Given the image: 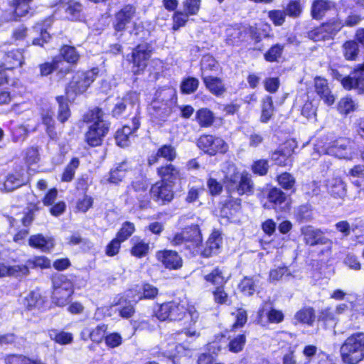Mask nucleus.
I'll return each instance as SVG.
<instances>
[{"mask_svg": "<svg viewBox=\"0 0 364 364\" xmlns=\"http://www.w3.org/2000/svg\"><path fill=\"white\" fill-rule=\"evenodd\" d=\"M223 185L228 193V198L223 203L220 211L223 217L233 219L242 210V200L231 195L237 193L240 196H250L254 193L255 184L250 174L244 171L240 172L235 167L231 174L223 177Z\"/></svg>", "mask_w": 364, "mask_h": 364, "instance_id": "nucleus-1", "label": "nucleus"}, {"mask_svg": "<svg viewBox=\"0 0 364 364\" xmlns=\"http://www.w3.org/2000/svg\"><path fill=\"white\" fill-rule=\"evenodd\" d=\"M154 316L161 322L183 321L185 324L193 326L196 323L199 314L192 305L169 301L159 304Z\"/></svg>", "mask_w": 364, "mask_h": 364, "instance_id": "nucleus-2", "label": "nucleus"}, {"mask_svg": "<svg viewBox=\"0 0 364 364\" xmlns=\"http://www.w3.org/2000/svg\"><path fill=\"white\" fill-rule=\"evenodd\" d=\"M123 196L124 203L133 209L151 208L149 179L145 175L136 176L127 185Z\"/></svg>", "mask_w": 364, "mask_h": 364, "instance_id": "nucleus-3", "label": "nucleus"}, {"mask_svg": "<svg viewBox=\"0 0 364 364\" xmlns=\"http://www.w3.org/2000/svg\"><path fill=\"white\" fill-rule=\"evenodd\" d=\"M341 356L346 364H358L364 360V332L357 331L348 336L341 346Z\"/></svg>", "mask_w": 364, "mask_h": 364, "instance_id": "nucleus-4", "label": "nucleus"}, {"mask_svg": "<svg viewBox=\"0 0 364 364\" xmlns=\"http://www.w3.org/2000/svg\"><path fill=\"white\" fill-rule=\"evenodd\" d=\"M170 243L174 247L184 246V249L193 252L200 247L203 243V235L198 224H191L176 232L169 239Z\"/></svg>", "mask_w": 364, "mask_h": 364, "instance_id": "nucleus-5", "label": "nucleus"}, {"mask_svg": "<svg viewBox=\"0 0 364 364\" xmlns=\"http://www.w3.org/2000/svg\"><path fill=\"white\" fill-rule=\"evenodd\" d=\"M53 303L60 307L67 305L74 294V285L65 274H53L51 277Z\"/></svg>", "mask_w": 364, "mask_h": 364, "instance_id": "nucleus-6", "label": "nucleus"}, {"mask_svg": "<svg viewBox=\"0 0 364 364\" xmlns=\"http://www.w3.org/2000/svg\"><path fill=\"white\" fill-rule=\"evenodd\" d=\"M92 117V124L85 134V141L90 147L101 146L103 139L108 133L110 123L105 120L103 115H84V121L89 122Z\"/></svg>", "mask_w": 364, "mask_h": 364, "instance_id": "nucleus-7", "label": "nucleus"}, {"mask_svg": "<svg viewBox=\"0 0 364 364\" xmlns=\"http://www.w3.org/2000/svg\"><path fill=\"white\" fill-rule=\"evenodd\" d=\"M198 148L206 155L212 157L228 152V144L220 136L210 134H201L196 141Z\"/></svg>", "mask_w": 364, "mask_h": 364, "instance_id": "nucleus-8", "label": "nucleus"}, {"mask_svg": "<svg viewBox=\"0 0 364 364\" xmlns=\"http://www.w3.org/2000/svg\"><path fill=\"white\" fill-rule=\"evenodd\" d=\"M296 148V144L294 140H286L275 150L269 152V160L273 165L279 167H291L294 163V154Z\"/></svg>", "mask_w": 364, "mask_h": 364, "instance_id": "nucleus-9", "label": "nucleus"}, {"mask_svg": "<svg viewBox=\"0 0 364 364\" xmlns=\"http://www.w3.org/2000/svg\"><path fill=\"white\" fill-rule=\"evenodd\" d=\"M176 195L174 186L171 184L162 181H156L150 183L151 207L152 201L159 206L169 205L175 199Z\"/></svg>", "mask_w": 364, "mask_h": 364, "instance_id": "nucleus-10", "label": "nucleus"}, {"mask_svg": "<svg viewBox=\"0 0 364 364\" xmlns=\"http://www.w3.org/2000/svg\"><path fill=\"white\" fill-rule=\"evenodd\" d=\"M263 199L265 200L263 207L273 209L276 212H284L288 209L287 193L277 186H270L263 191Z\"/></svg>", "mask_w": 364, "mask_h": 364, "instance_id": "nucleus-11", "label": "nucleus"}, {"mask_svg": "<svg viewBox=\"0 0 364 364\" xmlns=\"http://www.w3.org/2000/svg\"><path fill=\"white\" fill-rule=\"evenodd\" d=\"M159 294V289L157 287L149 282H142L134 288L127 289V297L130 301L137 304L142 300H154Z\"/></svg>", "mask_w": 364, "mask_h": 364, "instance_id": "nucleus-12", "label": "nucleus"}, {"mask_svg": "<svg viewBox=\"0 0 364 364\" xmlns=\"http://www.w3.org/2000/svg\"><path fill=\"white\" fill-rule=\"evenodd\" d=\"M342 27L343 24L340 21L333 20L310 31L308 36L314 41L329 40L333 38Z\"/></svg>", "mask_w": 364, "mask_h": 364, "instance_id": "nucleus-13", "label": "nucleus"}, {"mask_svg": "<svg viewBox=\"0 0 364 364\" xmlns=\"http://www.w3.org/2000/svg\"><path fill=\"white\" fill-rule=\"evenodd\" d=\"M341 82L346 90H354L358 94H363L364 63L358 65L348 76H346L341 80Z\"/></svg>", "mask_w": 364, "mask_h": 364, "instance_id": "nucleus-14", "label": "nucleus"}, {"mask_svg": "<svg viewBox=\"0 0 364 364\" xmlns=\"http://www.w3.org/2000/svg\"><path fill=\"white\" fill-rule=\"evenodd\" d=\"M97 74V69L77 72L69 84V90L76 94L83 93L95 80Z\"/></svg>", "mask_w": 364, "mask_h": 364, "instance_id": "nucleus-15", "label": "nucleus"}, {"mask_svg": "<svg viewBox=\"0 0 364 364\" xmlns=\"http://www.w3.org/2000/svg\"><path fill=\"white\" fill-rule=\"evenodd\" d=\"M156 173L159 178L157 181H162L173 186L182 178L181 168L172 163L161 164L156 168Z\"/></svg>", "mask_w": 364, "mask_h": 364, "instance_id": "nucleus-16", "label": "nucleus"}, {"mask_svg": "<svg viewBox=\"0 0 364 364\" xmlns=\"http://www.w3.org/2000/svg\"><path fill=\"white\" fill-rule=\"evenodd\" d=\"M155 256L156 260L166 269L178 270L183 267V259L175 250H160L156 251Z\"/></svg>", "mask_w": 364, "mask_h": 364, "instance_id": "nucleus-17", "label": "nucleus"}, {"mask_svg": "<svg viewBox=\"0 0 364 364\" xmlns=\"http://www.w3.org/2000/svg\"><path fill=\"white\" fill-rule=\"evenodd\" d=\"M140 118L138 115L132 117L130 123L124 124L118 129L114 134L116 144L120 147H125L129 145V137L139 128Z\"/></svg>", "mask_w": 364, "mask_h": 364, "instance_id": "nucleus-18", "label": "nucleus"}, {"mask_svg": "<svg viewBox=\"0 0 364 364\" xmlns=\"http://www.w3.org/2000/svg\"><path fill=\"white\" fill-rule=\"evenodd\" d=\"M301 232L304 237V242L306 245L316 246L331 244V240L326 237L324 232L321 229L307 225L303 227Z\"/></svg>", "mask_w": 364, "mask_h": 364, "instance_id": "nucleus-19", "label": "nucleus"}, {"mask_svg": "<svg viewBox=\"0 0 364 364\" xmlns=\"http://www.w3.org/2000/svg\"><path fill=\"white\" fill-rule=\"evenodd\" d=\"M150 56L151 50L147 44L139 45L133 50L132 61L134 74H139L141 71L145 69Z\"/></svg>", "mask_w": 364, "mask_h": 364, "instance_id": "nucleus-20", "label": "nucleus"}, {"mask_svg": "<svg viewBox=\"0 0 364 364\" xmlns=\"http://www.w3.org/2000/svg\"><path fill=\"white\" fill-rule=\"evenodd\" d=\"M178 156L176 149L170 144L161 145L156 153L147 158V165L151 166L158 163L160 159H163L166 163H172Z\"/></svg>", "mask_w": 364, "mask_h": 364, "instance_id": "nucleus-21", "label": "nucleus"}, {"mask_svg": "<svg viewBox=\"0 0 364 364\" xmlns=\"http://www.w3.org/2000/svg\"><path fill=\"white\" fill-rule=\"evenodd\" d=\"M136 14V8L131 4L124 6L114 15L113 26L115 31H122L128 23H131Z\"/></svg>", "mask_w": 364, "mask_h": 364, "instance_id": "nucleus-22", "label": "nucleus"}, {"mask_svg": "<svg viewBox=\"0 0 364 364\" xmlns=\"http://www.w3.org/2000/svg\"><path fill=\"white\" fill-rule=\"evenodd\" d=\"M223 245L220 232L215 230L208 236L205 246L201 250L200 256L203 258H210L220 253Z\"/></svg>", "mask_w": 364, "mask_h": 364, "instance_id": "nucleus-23", "label": "nucleus"}, {"mask_svg": "<svg viewBox=\"0 0 364 364\" xmlns=\"http://www.w3.org/2000/svg\"><path fill=\"white\" fill-rule=\"evenodd\" d=\"M203 280L213 288L226 287L230 280V276L226 274L223 267L216 266L203 275Z\"/></svg>", "mask_w": 364, "mask_h": 364, "instance_id": "nucleus-24", "label": "nucleus"}, {"mask_svg": "<svg viewBox=\"0 0 364 364\" xmlns=\"http://www.w3.org/2000/svg\"><path fill=\"white\" fill-rule=\"evenodd\" d=\"M47 302L46 296L36 289L31 291L23 300V304L26 311L46 309Z\"/></svg>", "mask_w": 364, "mask_h": 364, "instance_id": "nucleus-25", "label": "nucleus"}, {"mask_svg": "<svg viewBox=\"0 0 364 364\" xmlns=\"http://www.w3.org/2000/svg\"><path fill=\"white\" fill-rule=\"evenodd\" d=\"M316 320L325 329L334 328L339 321L331 306H326L320 309L318 312Z\"/></svg>", "mask_w": 364, "mask_h": 364, "instance_id": "nucleus-26", "label": "nucleus"}, {"mask_svg": "<svg viewBox=\"0 0 364 364\" xmlns=\"http://www.w3.org/2000/svg\"><path fill=\"white\" fill-rule=\"evenodd\" d=\"M314 87L317 95L320 96L326 105H331L334 103L335 97L332 94L326 79L321 77H315Z\"/></svg>", "mask_w": 364, "mask_h": 364, "instance_id": "nucleus-27", "label": "nucleus"}, {"mask_svg": "<svg viewBox=\"0 0 364 364\" xmlns=\"http://www.w3.org/2000/svg\"><path fill=\"white\" fill-rule=\"evenodd\" d=\"M28 245L35 249L42 252H49L55 247V241L53 237H46L42 234H35L28 238Z\"/></svg>", "mask_w": 364, "mask_h": 364, "instance_id": "nucleus-28", "label": "nucleus"}, {"mask_svg": "<svg viewBox=\"0 0 364 364\" xmlns=\"http://www.w3.org/2000/svg\"><path fill=\"white\" fill-rule=\"evenodd\" d=\"M133 301H130V299L127 297V290L125 292V295L118 299L114 302V306H120L117 309L119 316L124 319H129L134 316L136 313L135 305Z\"/></svg>", "mask_w": 364, "mask_h": 364, "instance_id": "nucleus-29", "label": "nucleus"}, {"mask_svg": "<svg viewBox=\"0 0 364 364\" xmlns=\"http://www.w3.org/2000/svg\"><path fill=\"white\" fill-rule=\"evenodd\" d=\"M293 218L298 224L309 223L314 220V209L309 203L301 204L294 209Z\"/></svg>", "mask_w": 364, "mask_h": 364, "instance_id": "nucleus-30", "label": "nucleus"}, {"mask_svg": "<svg viewBox=\"0 0 364 364\" xmlns=\"http://www.w3.org/2000/svg\"><path fill=\"white\" fill-rule=\"evenodd\" d=\"M275 181L279 188L290 194H294L296 191V182L294 176L287 171L282 172L276 176Z\"/></svg>", "mask_w": 364, "mask_h": 364, "instance_id": "nucleus-31", "label": "nucleus"}, {"mask_svg": "<svg viewBox=\"0 0 364 364\" xmlns=\"http://www.w3.org/2000/svg\"><path fill=\"white\" fill-rule=\"evenodd\" d=\"M129 251L130 255L136 259L146 257L150 251L149 242L139 237H136L135 240L132 241V246Z\"/></svg>", "mask_w": 364, "mask_h": 364, "instance_id": "nucleus-32", "label": "nucleus"}, {"mask_svg": "<svg viewBox=\"0 0 364 364\" xmlns=\"http://www.w3.org/2000/svg\"><path fill=\"white\" fill-rule=\"evenodd\" d=\"M107 329V324L100 323L95 328L88 330V333L86 337L85 336L84 332L81 333L80 336L84 341L90 340L95 344H100L105 340Z\"/></svg>", "mask_w": 364, "mask_h": 364, "instance_id": "nucleus-33", "label": "nucleus"}, {"mask_svg": "<svg viewBox=\"0 0 364 364\" xmlns=\"http://www.w3.org/2000/svg\"><path fill=\"white\" fill-rule=\"evenodd\" d=\"M231 315L234 316V322L230 325L228 330H225L227 333H234L242 329L248 321L247 311L242 307L236 308L235 311L232 312Z\"/></svg>", "mask_w": 364, "mask_h": 364, "instance_id": "nucleus-34", "label": "nucleus"}, {"mask_svg": "<svg viewBox=\"0 0 364 364\" xmlns=\"http://www.w3.org/2000/svg\"><path fill=\"white\" fill-rule=\"evenodd\" d=\"M168 347H170V348L168 350L159 351L157 353L158 357L162 356L174 362L176 359L180 358L188 350V349L181 343L168 344Z\"/></svg>", "mask_w": 364, "mask_h": 364, "instance_id": "nucleus-35", "label": "nucleus"}, {"mask_svg": "<svg viewBox=\"0 0 364 364\" xmlns=\"http://www.w3.org/2000/svg\"><path fill=\"white\" fill-rule=\"evenodd\" d=\"M202 79L206 88L212 94L219 96L225 92V85L220 78L210 75H203Z\"/></svg>", "mask_w": 364, "mask_h": 364, "instance_id": "nucleus-36", "label": "nucleus"}, {"mask_svg": "<svg viewBox=\"0 0 364 364\" xmlns=\"http://www.w3.org/2000/svg\"><path fill=\"white\" fill-rule=\"evenodd\" d=\"M335 9L332 1L328 0H315L311 6V14L314 18H321L326 12Z\"/></svg>", "mask_w": 364, "mask_h": 364, "instance_id": "nucleus-37", "label": "nucleus"}, {"mask_svg": "<svg viewBox=\"0 0 364 364\" xmlns=\"http://www.w3.org/2000/svg\"><path fill=\"white\" fill-rule=\"evenodd\" d=\"M213 303L218 306H230L232 304L231 296L226 287H218L211 290Z\"/></svg>", "mask_w": 364, "mask_h": 364, "instance_id": "nucleus-38", "label": "nucleus"}, {"mask_svg": "<svg viewBox=\"0 0 364 364\" xmlns=\"http://www.w3.org/2000/svg\"><path fill=\"white\" fill-rule=\"evenodd\" d=\"M80 164V161L77 157L71 158L60 174V181L63 183L71 182L75 178L76 171Z\"/></svg>", "mask_w": 364, "mask_h": 364, "instance_id": "nucleus-39", "label": "nucleus"}, {"mask_svg": "<svg viewBox=\"0 0 364 364\" xmlns=\"http://www.w3.org/2000/svg\"><path fill=\"white\" fill-rule=\"evenodd\" d=\"M294 317L299 323L312 326L316 319L315 310L311 306L302 307L295 314Z\"/></svg>", "mask_w": 364, "mask_h": 364, "instance_id": "nucleus-40", "label": "nucleus"}, {"mask_svg": "<svg viewBox=\"0 0 364 364\" xmlns=\"http://www.w3.org/2000/svg\"><path fill=\"white\" fill-rule=\"evenodd\" d=\"M350 142V139L348 137H337L335 139L326 143V151L330 154L338 155L341 151L347 149Z\"/></svg>", "mask_w": 364, "mask_h": 364, "instance_id": "nucleus-41", "label": "nucleus"}, {"mask_svg": "<svg viewBox=\"0 0 364 364\" xmlns=\"http://www.w3.org/2000/svg\"><path fill=\"white\" fill-rule=\"evenodd\" d=\"M247 343V333L243 331L230 338L227 345L228 350L232 353H239L242 352Z\"/></svg>", "mask_w": 364, "mask_h": 364, "instance_id": "nucleus-42", "label": "nucleus"}, {"mask_svg": "<svg viewBox=\"0 0 364 364\" xmlns=\"http://www.w3.org/2000/svg\"><path fill=\"white\" fill-rule=\"evenodd\" d=\"M348 176L355 178L352 183L359 189V192L364 193V165L356 164L349 169Z\"/></svg>", "mask_w": 364, "mask_h": 364, "instance_id": "nucleus-43", "label": "nucleus"}, {"mask_svg": "<svg viewBox=\"0 0 364 364\" xmlns=\"http://www.w3.org/2000/svg\"><path fill=\"white\" fill-rule=\"evenodd\" d=\"M49 336L55 343L61 346L70 344L73 341V334L63 330L50 329L49 330Z\"/></svg>", "mask_w": 364, "mask_h": 364, "instance_id": "nucleus-44", "label": "nucleus"}, {"mask_svg": "<svg viewBox=\"0 0 364 364\" xmlns=\"http://www.w3.org/2000/svg\"><path fill=\"white\" fill-rule=\"evenodd\" d=\"M30 35L33 38V43L38 46H43L50 38V34L39 23L33 26L32 30L30 31Z\"/></svg>", "mask_w": 364, "mask_h": 364, "instance_id": "nucleus-45", "label": "nucleus"}, {"mask_svg": "<svg viewBox=\"0 0 364 364\" xmlns=\"http://www.w3.org/2000/svg\"><path fill=\"white\" fill-rule=\"evenodd\" d=\"M250 168L253 175L259 177L265 176L269 171V161L267 159H255L250 164Z\"/></svg>", "mask_w": 364, "mask_h": 364, "instance_id": "nucleus-46", "label": "nucleus"}, {"mask_svg": "<svg viewBox=\"0 0 364 364\" xmlns=\"http://www.w3.org/2000/svg\"><path fill=\"white\" fill-rule=\"evenodd\" d=\"M126 166L125 162H122L114 169L111 170L107 181L109 183L114 184H119L122 182L128 171V168Z\"/></svg>", "mask_w": 364, "mask_h": 364, "instance_id": "nucleus-47", "label": "nucleus"}, {"mask_svg": "<svg viewBox=\"0 0 364 364\" xmlns=\"http://www.w3.org/2000/svg\"><path fill=\"white\" fill-rule=\"evenodd\" d=\"M239 291L245 296H251L255 292V283L252 277L245 276L240 281L238 285Z\"/></svg>", "mask_w": 364, "mask_h": 364, "instance_id": "nucleus-48", "label": "nucleus"}, {"mask_svg": "<svg viewBox=\"0 0 364 364\" xmlns=\"http://www.w3.org/2000/svg\"><path fill=\"white\" fill-rule=\"evenodd\" d=\"M135 231L136 227L134 223L124 221L117 232L115 237L124 242L127 241Z\"/></svg>", "mask_w": 364, "mask_h": 364, "instance_id": "nucleus-49", "label": "nucleus"}, {"mask_svg": "<svg viewBox=\"0 0 364 364\" xmlns=\"http://www.w3.org/2000/svg\"><path fill=\"white\" fill-rule=\"evenodd\" d=\"M6 69H13L19 67L23 63V55L18 50H12L7 53L5 58Z\"/></svg>", "mask_w": 364, "mask_h": 364, "instance_id": "nucleus-50", "label": "nucleus"}, {"mask_svg": "<svg viewBox=\"0 0 364 364\" xmlns=\"http://www.w3.org/2000/svg\"><path fill=\"white\" fill-rule=\"evenodd\" d=\"M94 205V198L84 193L82 198L77 200L75 203V213H86Z\"/></svg>", "mask_w": 364, "mask_h": 364, "instance_id": "nucleus-51", "label": "nucleus"}, {"mask_svg": "<svg viewBox=\"0 0 364 364\" xmlns=\"http://www.w3.org/2000/svg\"><path fill=\"white\" fill-rule=\"evenodd\" d=\"M358 107V103L348 96L341 98L338 105L339 112L344 114L356 112Z\"/></svg>", "mask_w": 364, "mask_h": 364, "instance_id": "nucleus-52", "label": "nucleus"}, {"mask_svg": "<svg viewBox=\"0 0 364 364\" xmlns=\"http://www.w3.org/2000/svg\"><path fill=\"white\" fill-rule=\"evenodd\" d=\"M27 263L31 269H49L51 267L50 260L46 256H34L27 259Z\"/></svg>", "mask_w": 364, "mask_h": 364, "instance_id": "nucleus-53", "label": "nucleus"}, {"mask_svg": "<svg viewBox=\"0 0 364 364\" xmlns=\"http://www.w3.org/2000/svg\"><path fill=\"white\" fill-rule=\"evenodd\" d=\"M348 309H350V311L352 312V316H355V318L360 314L356 301H349V306L346 303L338 304L336 306L335 310H333V311L337 316V315L345 314Z\"/></svg>", "mask_w": 364, "mask_h": 364, "instance_id": "nucleus-54", "label": "nucleus"}, {"mask_svg": "<svg viewBox=\"0 0 364 364\" xmlns=\"http://www.w3.org/2000/svg\"><path fill=\"white\" fill-rule=\"evenodd\" d=\"M289 274V267L284 264L272 268L269 272L268 282L269 283H275L285 275Z\"/></svg>", "mask_w": 364, "mask_h": 364, "instance_id": "nucleus-55", "label": "nucleus"}, {"mask_svg": "<svg viewBox=\"0 0 364 364\" xmlns=\"http://www.w3.org/2000/svg\"><path fill=\"white\" fill-rule=\"evenodd\" d=\"M10 277L15 278H24L30 274V267L27 263L10 265Z\"/></svg>", "mask_w": 364, "mask_h": 364, "instance_id": "nucleus-56", "label": "nucleus"}, {"mask_svg": "<svg viewBox=\"0 0 364 364\" xmlns=\"http://www.w3.org/2000/svg\"><path fill=\"white\" fill-rule=\"evenodd\" d=\"M343 52L346 60H355L358 53V47L357 43L353 41L346 42L343 45Z\"/></svg>", "mask_w": 364, "mask_h": 364, "instance_id": "nucleus-57", "label": "nucleus"}, {"mask_svg": "<svg viewBox=\"0 0 364 364\" xmlns=\"http://www.w3.org/2000/svg\"><path fill=\"white\" fill-rule=\"evenodd\" d=\"M31 0H13L12 6L14 14L19 17L25 16L29 11V3Z\"/></svg>", "mask_w": 364, "mask_h": 364, "instance_id": "nucleus-58", "label": "nucleus"}, {"mask_svg": "<svg viewBox=\"0 0 364 364\" xmlns=\"http://www.w3.org/2000/svg\"><path fill=\"white\" fill-rule=\"evenodd\" d=\"M60 54L63 59L69 63H75L79 60L80 55L73 46H64L60 49Z\"/></svg>", "mask_w": 364, "mask_h": 364, "instance_id": "nucleus-59", "label": "nucleus"}, {"mask_svg": "<svg viewBox=\"0 0 364 364\" xmlns=\"http://www.w3.org/2000/svg\"><path fill=\"white\" fill-rule=\"evenodd\" d=\"M123 242L117 237L112 238L105 247V255L109 257L117 255L121 250Z\"/></svg>", "mask_w": 364, "mask_h": 364, "instance_id": "nucleus-60", "label": "nucleus"}, {"mask_svg": "<svg viewBox=\"0 0 364 364\" xmlns=\"http://www.w3.org/2000/svg\"><path fill=\"white\" fill-rule=\"evenodd\" d=\"M199 81L192 77H187L183 80L181 85V90L183 93L191 94L198 87Z\"/></svg>", "mask_w": 364, "mask_h": 364, "instance_id": "nucleus-61", "label": "nucleus"}, {"mask_svg": "<svg viewBox=\"0 0 364 364\" xmlns=\"http://www.w3.org/2000/svg\"><path fill=\"white\" fill-rule=\"evenodd\" d=\"M201 67V77L207 75L205 73L208 71L215 70L218 68V63L215 58L209 55H204L200 62Z\"/></svg>", "mask_w": 364, "mask_h": 364, "instance_id": "nucleus-62", "label": "nucleus"}, {"mask_svg": "<svg viewBox=\"0 0 364 364\" xmlns=\"http://www.w3.org/2000/svg\"><path fill=\"white\" fill-rule=\"evenodd\" d=\"M207 187L208 193L211 196H219L222 193L223 190V185L216 178L209 177L207 179Z\"/></svg>", "mask_w": 364, "mask_h": 364, "instance_id": "nucleus-63", "label": "nucleus"}, {"mask_svg": "<svg viewBox=\"0 0 364 364\" xmlns=\"http://www.w3.org/2000/svg\"><path fill=\"white\" fill-rule=\"evenodd\" d=\"M22 185L19 177L14 173L9 174L4 182V188L6 191H12Z\"/></svg>", "mask_w": 364, "mask_h": 364, "instance_id": "nucleus-64", "label": "nucleus"}]
</instances>
